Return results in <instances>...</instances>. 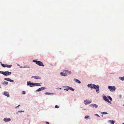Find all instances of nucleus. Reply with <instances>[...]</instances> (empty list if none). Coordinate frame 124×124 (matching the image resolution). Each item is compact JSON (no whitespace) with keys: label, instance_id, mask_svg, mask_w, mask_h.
Instances as JSON below:
<instances>
[{"label":"nucleus","instance_id":"nucleus-5","mask_svg":"<svg viewBox=\"0 0 124 124\" xmlns=\"http://www.w3.org/2000/svg\"><path fill=\"white\" fill-rule=\"evenodd\" d=\"M1 66L4 67H7L8 68H11L12 66L11 65H8L7 64H1Z\"/></svg>","mask_w":124,"mask_h":124},{"label":"nucleus","instance_id":"nucleus-36","mask_svg":"<svg viewBox=\"0 0 124 124\" xmlns=\"http://www.w3.org/2000/svg\"><path fill=\"white\" fill-rule=\"evenodd\" d=\"M20 106V105H19L18 106H17L16 107V108H17V107H18L19 106Z\"/></svg>","mask_w":124,"mask_h":124},{"label":"nucleus","instance_id":"nucleus-30","mask_svg":"<svg viewBox=\"0 0 124 124\" xmlns=\"http://www.w3.org/2000/svg\"><path fill=\"white\" fill-rule=\"evenodd\" d=\"M48 94V95L50 94V93H45V94Z\"/></svg>","mask_w":124,"mask_h":124},{"label":"nucleus","instance_id":"nucleus-19","mask_svg":"<svg viewBox=\"0 0 124 124\" xmlns=\"http://www.w3.org/2000/svg\"><path fill=\"white\" fill-rule=\"evenodd\" d=\"M68 88L70 89V90L72 91H74V89L71 87H70L69 86H68Z\"/></svg>","mask_w":124,"mask_h":124},{"label":"nucleus","instance_id":"nucleus-24","mask_svg":"<svg viewBox=\"0 0 124 124\" xmlns=\"http://www.w3.org/2000/svg\"><path fill=\"white\" fill-rule=\"evenodd\" d=\"M108 98L111 101H112V99L111 98L110 96H108Z\"/></svg>","mask_w":124,"mask_h":124},{"label":"nucleus","instance_id":"nucleus-21","mask_svg":"<svg viewBox=\"0 0 124 124\" xmlns=\"http://www.w3.org/2000/svg\"><path fill=\"white\" fill-rule=\"evenodd\" d=\"M119 78L122 80H124V76L123 77H119Z\"/></svg>","mask_w":124,"mask_h":124},{"label":"nucleus","instance_id":"nucleus-28","mask_svg":"<svg viewBox=\"0 0 124 124\" xmlns=\"http://www.w3.org/2000/svg\"><path fill=\"white\" fill-rule=\"evenodd\" d=\"M104 115L107 114V112H101Z\"/></svg>","mask_w":124,"mask_h":124},{"label":"nucleus","instance_id":"nucleus-4","mask_svg":"<svg viewBox=\"0 0 124 124\" xmlns=\"http://www.w3.org/2000/svg\"><path fill=\"white\" fill-rule=\"evenodd\" d=\"M108 88L111 92L114 91L116 89V87L114 86H108Z\"/></svg>","mask_w":124,"mask_h":124},{"label":"nucleus","instance_id":"nucleus-10","mask_svg":"<svg viewBox=\"0 0 124 124\" xmlns=\"http://www.w3.org/2000/svg\"><path fill=\"white\" fill-rule=\"evenodd\" d=\"M91 102V101H88L87 100H85L84 101V103L85 104H86L87 105V104H88L90 103Z\"/></svg>","mask_w":124,"mask_h":124},{"label":"nucleus","instance_id":"nucleus-17","mask_svg":"<svg viewBox=\"0 0 124 124\" xmlns=\"http://www.w3.org/2000/svg\"><path fill=\"white\" fill-rule=\"evenodd\" d=\"M75 80L77 83H81L80 82L78 79H76Z\"/></svg>","mask_w":124,"mask_h":124},{"label":"nucleus","instance_id":"nucleus-20","mask_svg":"<svg viewBox=\"0 0 124 124\" xmlns=\"http://www.w3.org/2000/svg\"><path fill=\"white\" fill-rule=\"evenodd\" d=\"M34 85H35V86H40L39 84V83H35L34 84Z\"/></svg>","mask_w":124,"mask_h":124},{"label":"nucleus","instance_id":"nucleus-25","mask_svg":"<svg viewBox=\"0 0 124 124\" xmlns=\"http://www.w3.org/2000/svg\"><path fill=\"white\" fill-rule=\"evenodd\" d=\"M11 82H14V81L13 80H11L10 78H9L8 81Z\"/></svg>","mask_w":124,"mask_h":124},{"label":"nucleus","instance_id":"nucleus-16","mask_svg":"<svg viewBox=\"0 0 124 124\" xmlns=\"http://www.w3.org/2000/svg\"><path fill=\"white\" fill-rule=\"evenodd\" d=\"M1 84L3 85H7L8 84V83L7 82L4 81Z\"/></svg>","mask_w":124,"mask_h":124},{"label":"nucleus","instance_id":"nucleus-9","mask_svg":"<svg viewBox=\"0 0 124 124\" xmlns=\"http://www.w3.org/2000/svg\"><path fill=\"white\" fill-rule=\"evenodd\" d=\"M45 89V87H42L41 88H39V89H38L36 91L37 92H39L40 91L44 90V89Z\"/></svg>","mask_w":124,"mask_h":124},{"label":"nucleus","instance_id":"nucleus-12","mask_svg":"<svg viewBox=\"0 0 124 124\" xmlns=\"http://www.w3.org/2000/svg\"><path fill=\"white\" fill-rule=\"evenodd\" d=\"M91 106L93 107H95L97 108L98 107V106L95 104H92L90 105Z\"/></svg>","mask_w":124,"mask_h":124},{"label":"nucleus","instance_id":"nucleus-27","mask_svg":"<svg viewBox=\"0 0 124 124\" xmlns=\"http://www.w3.org/2000/svg\"><path fill=\"white\" fill-rule=\"evenodd\" d=\"M89 116H87L85 117V119H86L87 118H89Z\"/></svg>","mask_w":124,"mask_h":124},{"label":"nucleus","instance_id":"nucleus-34","mask_svg":"<svg viewBox=\"0 0 124 124\" xmlns=\"http://www.w3.org/2000/svg\"><path fill=\"white\" fill-rule=\"evenodd\" d=\"M46 124H49V122H46Z\"/></svg>","mask_w":124,"mask_h":124},{"label":"nucleus","instance_id":"nucleus-23","mask_svg":"<svg viewBox=\"0 0 124 124\" xmlns=\"http://www.w3.org/2000/svg\"><path fill=\"white\" fill-rule=\"evenodd\" d=\"M23 68H30V67L29 66H24L23 67Z\"/></svg>","mask_w":124,"mask_h":124},{"label":"nucleus","instance_id":"nucleus-32","mask_svg":"<svg viewBox=\"0 0 124 124\" xmlns=\"http://www.w3.org/2000/svg\"><path fill=\"white\" fill-rule=\"evenodd\" d=\"M22 93L23 94H25V92L24 91H23L22 92Z\"/></svg>","mask_w":124,"mask_h":124},{"label":"nucleus","instance_id":"nucleus-2","mask_svg":"<svg viewBox=\"0 0 124 124\" xmlns=\"http://www.w3.org/2000/svg\"><path fill=\"white\" fill-rule=\"evenodd\" d=\"M33 62H36V64L39 66H44V65L43 64V63L41 61H37L36 60H34L33 61Z\"/></svg>","mask_w":124,"mask_h":124},{"label":"nucleus","instance_id":"nucleus-11","mask_svg":"<svg viewBox=\"0 0 124 124\" xmlns=\"http://www.w3.org/2000/svg\"><path fill=\"white\" fill-rule=\"evenodd\" d=\"M65 72H66V75H70L71 73V72L70 71L68 70H65Z\"/></svg>","mask_w":124,"mask_h":124},{"label":"nucleus","instance_id":"nucleus-37","mask_svg":"<svg viewBox=\"0 0 124 124\" xmlns=\"http://www.w3.org/2000/svg\"><path fill=\"white\" fill-rule=\"evenodd\" d=\"M20 67L21 68H23V67L22 66H20Z\"/></svg>","mask_w":124,"mask_h":124},{"label":"nucleus","instance_id":"nucleus-33","mask_svg":"<svg viewBox=\"0 0 124 124\" xmlns=\"http://www.w3.org/2000/svg\"><path fill=\"white\" fill-rule=\"evenodd\" d=\"M68 88L67 89H65L64 90H66L67 91H68Z\"/></svg>","mask_w":124,"mask_h":124},{"label":"nucleus","instance_id":"nucleus-35","mask_svg":"<svg viewBox=\"0 0 124 124\" xmlns=\"http://www.w3.org/2000/svg\"><path fill=\"white\" fill-rule=\"evenodd\" d=\"M23 111H18V112H23Z\"/></svg>","mask_w":124,"mask_h":124},{"label":"nucleus","instance_id":"nucleus-6","mask_svg":"<svg viewBox=\"0 0 124 124\" xmlns=\"http://www.w3.org/2000/svg\"><path fill=\"white\" fill-rule=\"evenodd\" d=\"M27 85H29L30 87H32L33 86H35L34 84L31 83L30 81L27 82Z\"/></svg>","mask_w":124,"mask_h":124},{"label":"nucleus","instance_id":"nucleus-8","mask_svg":"<svg viewBox=\"0 0 124 124\" xmlns=\"http://www.w3.org/2000/svg\"><path fill=\"white\" fill-rule=\"evenodd\" d=\"M31 78H34L36 79H40L41 78L40 77L38 76H32Z\"/></svg>","mask_w":124,"mask_h":124},{"label":"nucleus","instance_id":"nucleus-18","mask_svg":"<svg viewBox=\"0 0 124 124\" xmlns=\"http://www.w3.org/2000/svg\"><path fill=\"white\" fill-rule=\"evenodd\" d=\"M88 87H90L92 88H93V85H92L91 84H88Z\"/></svg>","mask_w":124,"mask_h":124},{"label":"nucleus","instance_id":"nucleus-31","mask_svg":"<svg viewBox=\"0 0 124 124\" xmlns=\"http://www.w3.org/2000/svg\"><path fill=\"white\" fill-rule=\"evenodd\" d=\"M95 115L97 116H98V117H100V116L98 114H95Z\"/></svg>","mask_w":124,"mask_h":124},{"label":"nucleus","instance_id":"nucleus-22","mask_svg":"<svg viewBox=\"0 0 124 124\" xmlns=\"http://www.w3.org/2000/svg\"><path fill=\"white\" fill-rule=\"evenodd\" d=\"M110 122H111L112 124H114L115 123V121L113 120L109 121Z\"/></svg>","mask_w":124,"mask_h":124},{"label":"nucleus","instance_id":"nucleus-38","mask_svg":"<svg viewBox=\"0 0 124 124\" xmlns=\"http://www.w3.org/2000/svg\"><path fill=\"white\" fill-rule=\"evenodd\" d=\"M1 87L0 85V88H1Z\"/></svg>","mask_w":124,"mask_h":124},{"label":"nucleus","instance_id":"nucleus-39","mask_svg":"<svg viewBox=\"0 0 124 124\" xmlns=\"http://www.w3.org/2000/svg\"><path fill=\"white\" fill-rule=\"evenodd\" d=\"M17 65H18V66H19V65L18 64Z\"/></svg>","mask_w":124,"mask_h":124},{"label":"nucleus","instance_id":"nucleus-26","mask_svg":"<svg viewBox=\"0 0 124 124\" xmlns=\"http://www.w3.org/2000/svg\"><path fill=\"white\" fill-rule=\"evenodd\" d=\"M9 79V78H4V79L5 80L8 81Z\"/></svg>","mask_w":124,"mask_h":124},{"label":"nucleus","instance_id":"nucleus-15","mask_svg":"<svg viewBox=\"0 0 124 124\" xmlns=\"http://www.w3.org/2000/svg\"><path fill=\"white\" fill-rule=\"evenodd\" d=\"M4 95L7 96L8 97H9V95L8 92H4Z\"/></svg>","mask_w":124,"mask_h":124},{"label":"nucleus","instance_id":"nucleus-29","mask_svg":"<svg viewBox=\"0 0 124 124\" xmlns=\"http://www.w3.org/2000/svg\"><path fill=\"white\" fill-rule=\"evenodd\" d=\"M59 106H57V105H56L55 106V107L56 108H59Z\"/></svg>","mask_w":124,"mask_h":124},{"label":"nucleus","instance_id":"nucleus-14","mask_svg":"<svg viewBox=\"0 0 124 124\" xmlns=\"http://www.w3.org/2000/svg\"><path fill=\"white\" fill-rule=\"evenodd\" d=\"M11 120L10 118H5L4 119V120L5 122H8L10 121Z\"/></svg>","mask_w":124,"mask_h":124},{"label":"nucleus","instance_id":"nucleus-3","mask_svg":"<svg viewBox=\"0 0 124 124\" xmlns=\"http://www.w3.org/2000/svg\"><path fill=\"white\" fill-rule=\"evenodd\" d=\"M93 88H94L96 89V91L97 93H98L99 92V86L98 85H93Z\"/></svg>","mask_w":124,"mask_h":124},{"label":"nucleus","instance_id":"nucleus-7","mask_svg":"<svg viewBox=\"0 0 124 124\" xmlns=\"http://www.w3.org/2000/svg\"><path fill=\"white\" fill-rule=\"evenodd\" d=\"M103 98L104 100L108 102V103H110L111 102L110 101H109V100L107 98V97L106 96L103 97Z\"/></svg>","mask_w":124,"mask_h":124},{"label":"nucleus","instance_id":"nucleus-1","mask_svg":"<svg viewBox=\"0 0 124 124\" xmlns=\"http://www.w3.org/2000/svg\"><path fill=\"white\" fill-rule=\"evenodd\" d=\"M0 73L2 74L5 76H7L10 75L11 74V72L8 71H5V72L0 71Z\"/></svg>","mask_w":124,"mask_h":124},{"label":"nucleus","instance_id":"nucleus-13","mask_svg":"<svg viewBox=\"0 0 124 124\" xmlns=\"http://www.w3.org/2000/svg\"><path fill=\"white\" fill-rule=\"evenodd\" d=\"M60 74L64 76H67L66 72H65V71H63V72H61Z\"/></svg>","mask_w":124,"mask_h":124}]
</instances>
